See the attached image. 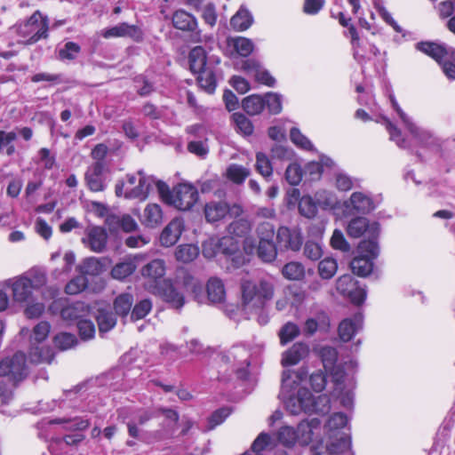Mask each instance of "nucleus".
I'll return each instance as SVG.
<instances>
[{"label": "nucleus", "mask_w": 455, "mask_h": 455, "mask_svg": "<svg viewBox=\"0 0 455 455\" xmlns=\"http://www.w3.org/2000/svg\"><path fill=\"white\" fill-rule=\"evenodd\" d=\"M306 372L302 370L297 371H284L283 372L281 391L279 398L283 401L286 410L293 415L301 412L326 414L331 410L330 397L326 395L315 396L307 388H299Z\"/></svg>", "instance_id": "obj_1"}, {"label": "nucleus", "mask_w": 455, "mask_h": 455, "mask_svg": "<svg viewBox=\"0 0 455 455\" xmlns=\"http://www.w3.org/2000/svg\"><path fill=\"white\" fill-rule=\"evenodd\" d=\"M180 287L185 290H191L194 298L199 303H203L204 297L202 293L200 283L187 271L180 270L174 282L170 279L163 281L158 288V293L163 299L175 308H181L185 304L183 293L180 291Z\"/></svg>", "instance_id": "obj_2"}, {"label": "nucleus", "mask_w": 455, "mask_h": 455, "mask_svg": "<svg viewBox=\"0 0 455 455\" xmlns=\"http://www.w3.org/2000/svg\"><path fill=\"white\" fill-rule=\"evenodd\" d=\"M242 307L248 313L262 310L275 294L274 284L261 279L258 282L243 280L241 283Z\"/></svg>", "instance_id": "obj_3"}, {"label": "nucleus", "mask_w": 455, "mask_h": 455, "mask_svg": "<svg viewBox=\"0 0 455 455\" xmlns=\"http://www.w3.org/2000/svg\"><path fill=\"white\" fill-rule=\"evenodd\" d=\"M157 192L166 204L182 212L191 210L199 198L196 188L188 183H180L170 190L165 182L159 181Z\"/></svg>", "instance_id": "obj_4"}, {"label": "nucleus", "mask_w": 455, "mask_h": 455, "mask_svg": "<svg viewBox=\"0 0 455 455\" xmlns=\"http://www.w3.org/2000/svg\"><path fill=\"white\" fill-rule=\"evenodd\" d=\"M46 282L45 272L39 268H33L24 275L9 279L6 281V285L11 289L15 301L25 302L31 298L34 290L42 288Z\"/></svg>", "instance_id": "obj_5"}, {"label": "nucleus", "mask_w": 455, "mask_h": 455, "mask_svg": "<svg viewBox=\"0 0 455 455\" xmlns=\"http://www.w3.org/2000/svg\"><path fill=\"white\" fill-rule=\"evenodd\" d=\"M51 331V325L46 321L38 323L33 329V332L30 337V342L32 344L29 351V358L32 363H50L54 356L53 351L49 347H38L36 344H40L46 339Z\"/></svg>", "instance_id": "obj_6"}, {"label": "nucleus", "mask_w": 455, "mask_h": 455, "mask_svg": "<svg viewBox=\"0 0 455 455\" xmlns=\"http://www.w3.org/2000/svg\"><path fill=\"white\" fill-rule=\"evenodd\" d=\"M358 249L361 255L353 259L350 267L354 274L364 277L371 273L372 259L379 255V249L377 242L373 239L362 241Z\"/></svg>", "instance_id": "obj_7"}, {"label": "nucleus", "mask_w": 455, "mask_h": 455, "mask_svg": "<svg viewBox=\"0 0 455 455\" xmlns=\"http://www.w3.org/2000/svg\"><path fill=\"white\" fill-rule=\"evenodd\" d=\"M49 22L47 17L42 15L39 11L35 12L29 19L18 28V34L28 38L26 43L32 44L42 38L48 37Z\"/></svg>", "instance_id": "obj_8"}, {"label": "nucleus", "mask_w": 455, "mask_h": 455, "mask_svg": "<svg viewBox=\"0 0 455 455\" xmlns=\"http://www.w3.org/2000/svg\"><path fill=\"white\" fill-rule=\"evenodd\" d=\"M153 176L147 175L143 171H138L135 174H128V187L124 197L128 199H139L144 201L154 188L157 189V183Z\"/></svg>", "instance_id": "obj_9"}, {"label": "nucleus", "mask_w": 455, "mask_h": 455, "mask_svg": "<svg viewBox=\"0 0 455 455\" xmlns=\"http://www.w3.org/2000/svg\"><path fill=\"white\" fill-rule=\"evenodd\" d=\"M0 376L7 377L12 382V387L24 379L27 376L25 355L18 352L13 356L4 359L0 363Z\"/></svg>", "instance_id": "obj_10"}, {"label": "nucleus", "mask_w": 455, "mask_h": 455, "mask_svg": "<svg viewBox=\"0 0 455 455\" xmlns=\"http://www.w3.org/2000/svg\"><path fill=\"white\" fill-rule=\"evenodd\" d=\"M250 357L251 353L244 345H235L224 354L221 359L227 363H231L238 378L245 379L248 376Z\"/></svg>", "instance_id": "obj_11"}, {"label": "nucleus", "mask_w": 455, "mask_h": 455, "mask_svg": "<svg viewBox=\"0 0 455 455\" xmlns=\"http://www.w3.org/2000/svg\"><path fill=\"white\" fill-rule=\"evenodd\" d=\"M204 217L207 222L215 223L220 221L228 215L237 218L242 215L243 208L239 204L228 205L225 202L211 201L205 204L204 208Z\"/></svg>", "instance_id": "obj_12"}, {"label": "nucleus", "mask_w": 455, "mask_h": 455, "mask_svg": "<svg viewBox=\"0 0 455 455\" xmlns=\"http://www.w3.org/2000/svg\"><path fill=\"white\" fill-rule=\"evenodd\" d=\"M320 356L322 358L323 367L332 376L333 380L337 383H342L345 380V367L355 368L356 363L350 361L343 365H337L338 352L331 347H323L320 349Z\"/></svg>", "instance_id": "obj_13"}, {"label": "nucleus", "mask_w": 455, "mask_h": 455, "mask_svg": "<svg viewBox=\"0 0 455 455\" xmlns=\"http://www.w3.org/2000/svg\"><path fill=\"white\" fill-rule=\"evenodd\" d=\"M337 291L343 296L348 298L351 302L356 305L362 304L366 299V291L358 285V283L351 275H343L336 282Z\"/></svg>", "instance_id": "obj_14"}, {"label": "nucleus", "mask_w": 455, "mask_h": 455, "mask_svg": "<svg viewBox=\"0 0 455 455\" xmlns=\"http://www.w3.org/2000/svg\"><path fill=\"white\" fill-rule=\"evenodd\" d=\"M302 245L301 232L298 228L280 227L276 234V246L280 250L297 251Z\"/></svg>", "instance_id": "obj_15"}, {"label": "nucleus", "mask_w": 455, "mask_h": 455, "mask_svg": "<svg viewBox=\"0 0 455 455\" xmlns=\"http://www.w3.org/2000/svg\"><path fill=\"white\" fill-rule=\"evenodd\" d=\"M345 209L352 214H367L375 209L372 198L363 192H354L348 200L344 202Z\"/></svg>", "instance_id": "obj_16"}, {"label": "nucleus", "mask_w": 455, "mask_h": 455, "mask_svg": "<svg viewBox=\"0 0 455 455\" xmlns=\"http://www.w3.org/2000/svg\"><path fill=\"white\" fill-rule=\"evenodd\" d=\"M108 235L105 229L101 227H89L85 230V235L82 238V243L91 251L100 253L106 247Z\"/></svg>", "instance_id": "obj_17"}, {"label": "nucleus", "mask_w": 455, "mask_h": 455, "mask_svg": "<svg viewBox=\"0 0 455 455\" xmlns=\"http://www.w3.org/2000/svg\"><path fill=\"white\" fill-rule=\"evenodd\" d=\"M184 229V220L181 218H174L163 229L160 235L161 244L164 247L174 245L179 241Z\"/></svg>", "instance_id": "obj_18"}, {"label": "nucleus", "mask_w": 455, "mask_h": 455, "mask_svg": "<svg viewBox=\"0 0 455 455\" xmlns=\"http://www.w3.org/2000/svg\"><path fill=\"white\" fill-rule=\"evenodd\" d=\"M363 328V316L360 314L344 319L339 325V336L344 342H347Z\"/></svg>", "instance_id": "obj_19"}, {"label": "nucleus", "mask_w": 455, "mask_h": 455, "mask_svg": "<svg viewBox=\"0 0 455 455\" xmlns=\"http://www.w3.org/2000/svg\"><path fill=\"white\" fill-rule=\"evenodd\" d=\"M103 169L104 164L102 162H95L87 169L85 181L90 190L93 192L104 190Z\"/></svg>", "instance_id": "obj_20"}, {"label": "nucleus", "mask_w": 455, "mask_h": 455, "mask_svg": "<svg viewBox=\"0 0 455 455\" xmlns=\"http://www.w3.org/2000/svg\"><path fill=\"white\" fill-rule=\"evenodd\" d=\"M101 35L104 38L131 37L134 40H140L141 38L140 30L136 26L129 25L125 22L102 30Z\"/></svg>", "instance_id": "obj_21"}, {"label": "nucleus", "mask_w": 455, "mask_h": 455, "mask_svg": "<svg viewBox=\"0 0 455 455\" xmlns=\"http://www.w3.org/2000/svg\"><path fill=\"white\" fill-rule=\"evenodd\" d=\"M242 69L251 75L258 82L269 87H273L275 84V79L269 72L261 68L260 65L253 60L243 61Z\"/></svg>", "instance_id": "obj_22"}, {"label": "nucleus", "mask_w": 455, "mask_h": 455, "mask_svg": "<svg viewBox=\"0 0 455 455\" xmlns=\"http://www.w3.org/2000/svg\"><path fill=\"white\" fill-rule=\"evenodd\" d=\"M321 421L316 419L309 420H302L297 427L296 434L298 435V443L301 445H307L312 440L313 436L320 428Z\"/></svg>", "instance_id": "obj_23"}, {"label": "nucleus", "mask_w": 455, "mask_h": 455, "mask_svg": "<svg viewBox=\"0 0 455 455\" xmlns=\"http://www.w3.org/2000/svg\"><path fill=\"white\" fill-rule=\"evenodd\" d=\"M207 299L211 304H220L226 299V289L219 277H211L206 283Z\"/></svg>", "instance_id": "obj_24"}, {"label": "nucleus", "mask_w": 455, "mask_h": 455, "mask_svg": "<svg viewBox=\"0 0 455 455\" xmlns=\"http://www.w3.org/2000/svg\"><path fill=\"white\" fill-rule=\"evenodd\" d=\"M416 132L409 131L415 139L416 143L430 149L438 150L442 146V140L430 131L419 127L414 124Z\"/></svg>", "instance_id": "obj_25"}, {"label": "nucleus", "mask_w": 455, "mask_h": 455, "mask_svg": "<svg viewBox=\"0 0 455 455\" xmlns=\"http://www.w3.org/2000/svg\"><path fill=\"white\" fill-rule=\"evenodd\" d=\"M140 259H142V256L138 254L117 263L111 270L112 277L117 280H123L128 277L135 271L137 268V263Z\"/></svg>", "instance_id": "obj_26"}, {"label": "nucleus", "mask_w": 455, "mask_h": 455, "mask_svg": "<svg viewBox=\"0 0 455 455\" xmlns=\"http://www.w3.org/2000/svg\"><path fill=\"white\" fill-rule=\"evenodd\" d=\"M163 211L157 204H148L140 216V222L147 228H154L163 222Z\"/></svg>", "instance_id": "obj_27"}, {"label": "nucleus", "mask_w": 455, "mask_h": 455, "mask_svg": "<svg viewBox=\"0 0 455 455\" xmlns=\"http://www.w3.org/2000/svg\"><path fill=\"white\" fill-rule=\"evenodd\" d=\"M308 351L307 345L301 342L295 343L283 355L282 364L283 366L295 365L307 355Z\"/></svg>", "instance_id": "obj_28"}, {"label": "nucleus", "mask_w": 455, "mask_h": 455, "mask_svg": "<svg viewBox=\"0 0 455 455\" xmlns=\"http://www.w3.org/2000/svg\"><path fill=\"white\" fill-rule=\"evenodd\" d=\"M330 326V319L324 312L318 313L315 316L307 319L303 331L306 335L311 336L318 330L327 331Z\"/></svg>", "instance_id": "obj_29"}, {"label": "nucleus", "mask_w": 455, "mask_h": 455, "mask_svg": "<svg viewBox=\"0 0 455 455\" xmlns=\"http://www.w3.org/2000/svg\"><path fill=\"white\" fill-rule=\"evenodd\" d=\"M172 24L177 29L184 31H193L197 27L196 18L183 10H179L173 13Z\"/></svg>", "instance_id": "obj_30"}, {"label": "nucleus", "mask_w": 455, "mask_h": 455, "mask_svg": "<svg viewBox=\"0 0 455 455\" xmlns=\"http://www.w3.org/2000/svg\"><path fill=\"white\" fill-rule=\"evenodd\" d=\"M188 59L190 69L194 73L200 72L209 68L207 66L206 52L202 46L193 48L189 52Z\"/></svg>", "instance_id": "obj_31"}, {"label": "nucleus", "mask_w": 455, "mask_h": 455, "mask_svg": "<svg viewBox=\"0 0 455 455\" xmlns=\"http://www.w3.org/2000/svg\"><path fill=\"white\" fill-rule=\"evenodd\" d=\"M165 274V263L163 259H154L141 268L143 277L156 281Z\"/></svg>", "instance_id": "obj_32"}, {"label": "nucleus", "mask_w": 455, "mask_h": 455, "mask_svg": "<svg viewBox=\"0 0 455 455\" xmlns=\"http://www.w3.org/2000/svg\"><path fill=\"white\" fill-rule=\"evenodd\" d=\"M416 49L430 56L436 61H440L447 54L446 49L443 45L432 42L418 43Z\"/></svg>", "instance_id": "obj_33"}, {"label": "nucleus", "mask_w": 455, "mask_h": 455, "mask_svg": "<svg viewBox=\"0 0 455 455\" xmlns=\"http://www.w3.org/2000/svg\"><path fill=\"white\" fill-rule=\"evenodd\" d=\"M78 270L82 274V275H99L103 270V265L100 259L91 257L83 260V262L78 266Z\"/></svg>", "instance_id": "obj_34"}, {"label": "nucleus", "mask_w": 455, "mask_h": 455, "mask_svg": "<svg viewBox=\"0 0 455 455\" xmlns=\"http://www.w3.org/2000/svg\"><path fill=\"white\" fill-rule=\"evenodd\" d=\"M198 74V84L206 92L213 93L216 89L215 72L212 68H205Z\"/></svg>", "instance_id": "obj_35"}, {"label": "nucleus", "mask_w": 455, "mask_h": 455, "mask_svg": "<svg viewBox=\"0 0 455 455\" xmlns=\"http://www.w3.org/2000/svg\"><path fill=\"white\" fill-rule=\"evenodd\" d=\"M243 110L251 116L259 114L265 108V100L259 95H251L243 99Z\"/></svg>", "instance_id": "obj_36"}, {"label": "nucleus", "mask_w": 455, "mask_h": 455, "mask_svg": "<svg viewBox=\"0 0 455 455\" xmlns=\"http://www.w3.org/2000/svg\"><path fill=\"white\" fill-rule=\"evenodd\" d=\"M336 440L327 445V451L330 455H344L347 453L350 448V441L344 435H336Z\"/></svg>", "instance_id": "obj_37"}, {"label": "nucleus", "mask_w": 455, "mask_h": 455, "mask_svg": "<svg viewBox=\"0 0 455 455\" xmlns=\"http://www.w3.org/2000/svg\"><path fill=\"white\" fill-rule=\"evenodd\" d=\"M368 228V220L366 218L357 217L349 221L347 233L350 237L358 238L365 233Z\"/></svg>", "instance_id": "obj_38"}, {"label": "nucleus", "mask_w": 455, "mask_h": 455, "mask_svg": "<svg viewBox=\"0 0 455 455\" xmlns=\"http://www.w3.org/2000/svg\"><path fill=\"white\" fill-rule=\"evenodd\" d=\"M133 304V297L129 293H122L114 301V309L116 315L126 316Z\"/></svg>", "instance_id": "obj_39"}, {"label": "nucleus", "mask_w": 455, "mask_h": 455, "mask_svg": "<svg viewBox=\"0 0 455 455\" xmlns=\"http://www.w3.org/2000/svg\"><path fill=\"white\" fill-rule=\"evenodd\" d=\"M250 173L251 171L248 168L236 164H230L226 171L228 179L236 184H242Z\"/></svg>", "instance_id": "obj_40"}, {"label": "nucleus", "mask_w": 455, "mask_h": 455, "mask_svg": "<svg viewBox=\"0 0 455 455\" xmlns=\"http://www.w3.org/2000/svg\"><path fill=\"white\" fill-rule=\"evenodd\" d=\"M252 18L250 12L241 8L231 19L230 24L233 28L243 31L251 25Z\"/></svg>", "instance_id": "obj_41"}, {"label": "nucleus", "mask_w": 455, "mask_h": 455, "mask_svg": "<svg viewBox=\"0 0 455 455\" xmlns=\"http://www.w3.org/2000/svg\"><path fill=\"white\" fill-rule=\"evenodd\" d=\"M199 254V249L194 244H181L175 251V258L179 261L190 262Z\"/></svg>", "instance_id": "obj_42"}, {"label": "nucleus", "mask_w": 455, "mask_h": 455, "mask_svg": "<svg viewBox=\"0 0 455 455\" xmlns=\"http://www.w3.org/2000/svg\"><path fill=\"white\" fill-rule=\"evenodd\" d=\"M282 274L288 280H300L305 275V268L301 263L291 261L283 266Z\"/></svg>", "instance_id": "obj_43"}, {"label": "nucleus", "mask_w": 455, "mask_h": 455, "mask_svg": "<svg viewBox=\"0 0 455 455\" xmlns=\"http://www.w3.org/2000/svg\"><path fill=\"white\" fill-rule=\"evenodd\" d=\"M276 248L277 246L273 243V241L266 240L259 242L258 246V255L262 260L271 262L276 257Z\"/></svg>", "instance_id": "obj_44"}, {"label": "nucleus", "mask_w": 455, "mask_h": 455, "mask_svg": "<svg viewBox=\"0 0 455 455\" xmlns=\"http://www.w3.org/2000/svg\"><path fill=\"white\" fill-rule=\"evenodd\" d=\"M97 322L100 332H107L115 327L116 319L111 312L108 310H99Z\"/></svg>", "instance_id": "obj_45"}, {"label": "nucleus", "mask_w": 455, "mask_h": 455, "mask_svg": "<svg viewBox=\"0 0 455 455\" xmlns=\"http://www.w3.org/2000/svg\"><path fill=\"white\" fill-rule=\"evenodd\" d=\"M338 263L334 259L325 258L318 264V272L323 279H331L337 272Z\"/></svg>", "instance_id": "obj_46"}, {"label": "nucleus", "mask_w": 455, "mask_h": 455, "mask_svg": "<svg viewBox=\"0 0 455 455\" xmlns=\"http://www.w3.org/2000/svg\"><path fill=\"white\" fill-rule=\"evenodd\" d=\"M235 129L244 136H249L253 132L251 122L243 114L235 113L232 116Z\"/></svg>", "instance_id": "obj_47"}, {"label": "nucleus", "mask_w": 455, "mask_h": 455, "mask_svg": "<svg viewBox=\"0 0 455 455\" xmlns=\"http://www.w3.org/2000/svg\"><path fill=\"white\" fill-rule=\"evenodd\" d=\"M17 135L14 132L0 131V151L5 153L7 156H12L15 148L12 142L16 140Z\"/></svg>", "instance_id": "obj_48"}, {"label": "nucleus", "mask_w": 455, "mask_h": 455, "mask_svg": "<svg viewBox=\"0 0 455 455\" xmlns=\"http://www.w3.org/2000/svg\"><path fill=\"white\" fill-rule=\"evenodd\" d=\"M299 334V328L296 323H286L279 331L280 341L283 345L291 341Z\"/></svg>", "instance_id": "obj_49"}, {"label": "nucleus", "mask_w": 455, "mask_h": 455, "mask_svg": "<svg viewBox=\"0 0 455 455\" xmlns=\"http://www.w3.org/2000/svg\"><path fill=\"white\" fill-rule=\"evenodd\" d=\"M279 442L284 446L291 447L298 442L296 430L292 427L285 426L279 429L277 433Z\"/></svg>", "instance_id": "obj_50"}, {"label": "nucleus", "mask_w": 455, "mask_h": 455, "mask_svg": "<svg viewBox=\"0 0 455 455\" xmlns=\"http://www.w3.org/2000/svg\"><path fill=\"white\" fill-rule=\"evenodd\" d=\"M347 423V418L344 413H334L330 417L328 422L326 423L325 429L330 434V436L332 437L331 433L343 428Z\"/></svg>", "instance_id": "obj_51"}, {"label": "nucleus", "mask_w": 455, "mask_h": 455, "mask_svg": "<svg viewBox=\"0 0 455 455\" xmlns=\"http://www.w3.org/2000/svg\"><path fill=\"white\" fill-rule=\"evenodd\" d=\"M316 204V202L315 203L311 197L303 196L299 203V211L306 218H313L317 212Z\"/></svg>", "instance_id": "obj_52"}, {"label": "nucleus", "mask_w": 455, "mask_h": 455, "mask_svg": "<svg viewBox=\"0 0 455 455\" xmlns=\"http://www.w3.org/2000/svg\"><path fill=\"white\" fill-rule=\"evenodd\" d=\"M315 201L323 209H332L337 204L335 195L325 190L318 191L315 194Z\"/></svg>", "instance_id": "obj_53"}, {"label": "nucleus", "mask_w": 455, "mask_h": 455, "mask_svg": "<svg viewBox=\"0 0 455 455\" xmlns=\"http://www.w3.org/2000/svg\"><path fill=\"white\" fill-rule=\"evenodd\" d=\"M384 123L387 130L389 132L390 140L395 141L396 145L400 148H409V142L403 138H402L401 131L397 127H395L387 118H384Z\"/></svg>", "instance_id": "obj_54"}, {"label": "nucleus", "mask_w": 455, "mask_h": 455, "mask_svg": "<svg viewBox=\"0 0 455 455\" xmlns=\"http://www.w3.org/2000/svg\"><path fill=\"white\" fill-rule=\"evenodd\" d=\"M80 46L74 42H68L64 47L59 51V59L61 60H73L80 52Z\"/></svg>", "instance_id": "obj_55"}, {"label": "nucleus", "mask_w": 455, "mask_h": 455, "mask_svg": "<svg viewBox=\"0 0 455 455\" xmlns=\"http://www.w3.org/2000/svg\"><path fill=\"white\" fill-rule=\"evenodd\" d=\"M303 172L299 164H291L285 172V179L291 186H297L302 180Z\"/></svg>", "instance_id": "obj_56"}, {"label": "nucleus", "mask_w": 455, "mask_h": 455, "mask_svg": "<svg viewBox=\"0 0 455 455\" xmlns=\"http://www.w3.org/2000/svg\"><path fill=\"white\" fill-rule=\"evenodd\" d=\"M151 308L152 302L148 299H142L134 306L131 313V318L133 321L142 319L149 313Z\"/></svg>", "instance_id": "obj_57"}, {"label": "nucleus", "mask_w": 455, "mask_h": 455, "mask_svg": "<svg viewBox=\"0 0 455 455\" xmlns=\"http://www.w3.org/2000/svg\"><path fill=\"white\" fill-rule=\"evenodd\" d=\"M389 100L394 110L399 116L406 129L408 131H412L413 132H416V128L414 127V123L411 118L401 108L393 94L389 95Z\"/></svg>", "instance_id": "obj_58"}, {"label": "nucleus", "mask_w": 455, "mask_h": 455, "mask_svg": "<svg viewBox=\"0 0 455 455\" xmlns=\"http://www.w3.org/2000/svg\"><path fill=\"white\" fill-rule=\"evenodd\" d=\"M256 170L264 177H269L273 173L270 161L263 153H258L256 155Z\"/></svg>", "instance_id": "obj_59"}, {"label": "nucleus", "mask_w": 455, "mask_h": 455, "mask_svg": "<svg viewBox=\"0 0 455 455\" xmlns=\"http://www.w3.org/2000/svg\"><path fill=\"white\" fill-rule=\"evenodd\" d=\"M88 284L87 278L84 275H78L72 279L65 288L68 294H77L83 291Z\"/></svg>", "instance_id": "obj_60"}, {"label": "nucleus", "mask_w": 455, "mask_h": 455, "mask_svg": "<svg viewBox=\"0 0 455 455\" xmlns=\"http://www.w3.org/2000/svg\"><path fill=\"white\" fill-rule=\"evenodd\" d=\"M331 246L334 250H339L341 251L347 252L350 250V245L346 240L342 231L339 229H335L331 237Z\"/></svg>", "instance_id": "obj_61"}, {"label": "nucleus", "mask_w": 455, "mask_h": 455, "mask_svg": "<svg viewBox=\"0 0 455 455\" xmlns=\"http://www.w3.org/2000/svg\"><path fill=\"white\" fill-rule=\"evenodd\" d=\"M53 342L60 349L66 350L76 344V339L73 334L61 332L54 337Z\"/></svg>", "instance_id": "obj_62"}, {"label": "nucleus", "mask_w": 455, "mask_h": 455, "mask_svg": "<svg viewBox=\"0 0 455 455\" xmlns=\"http://www.w3.org/2000/svg\"><path fill=\"white\" fill-rule=\"evenodd\" d=\"M234 48L239 55L246 57L253 51V44L248 38L237 37L234 39Z\"/></svg>", "instance_id": "obj_63"}, {"label": "nucleus", "mask_w": 455, "mask_h": 455, "mask_svg": "<svg viewBox=\"0 0 455 455\" xmlns=\"http://www.w3.org/2000/svg\"><path fill=\"white\" fill-rule=\"evenodd\" d=\"M304 255L310 260H317L323 256L322 246L318 243L307 241L304 246Z\"/></svg>", "instance_id": "obj_64"}]
</instances>
